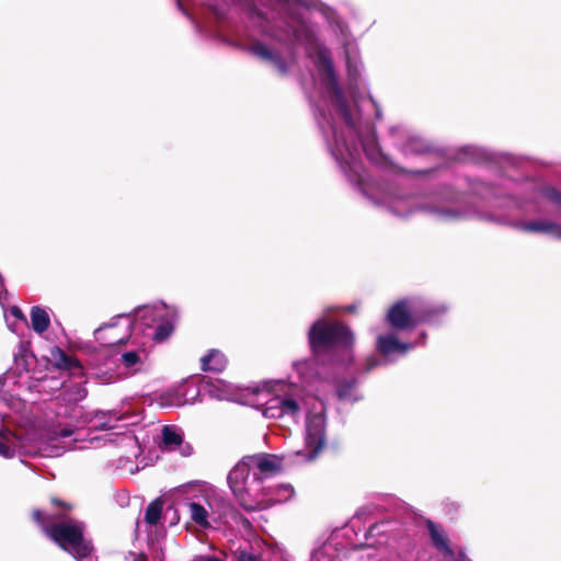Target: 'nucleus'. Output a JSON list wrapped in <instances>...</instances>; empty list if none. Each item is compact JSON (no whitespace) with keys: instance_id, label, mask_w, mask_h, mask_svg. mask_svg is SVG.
Wrapping results in <instances>:
<instances>
[{"instance_id":"nucleus-17","label":"nucleus","mask_w":561,"mask_h":561,"mask_svg":"<svg viewBox=\"0 0 561 561\" xmlns=\"http://www.w3.org/2000/svg\"><path fill=\"white\" fill-rule=\"evenodd\" d=\"M520 229L525 232L533 233H551L557 238L561 239V225L546 221V220H534L526 221L520 225Z\"/></svg>"},{"instance_id":"nucleus-11","label":"nucleus","mask_w":561,"mask_h":561,"mask_svg":"<svg viewBox=\"0 0 561 561\" xmlns=\"http://www.w3.org/2000/svg\"><path fill=\"white\" fill-rule=\"evenodd\" d=\"M117 324L108 323L101 325L94 331V339L103 346H113L117 344H126L130 337L129 328L126 330L124 334H118L116 332Z\"/></svg>"},{"instance_id":"nucleus-1","label":"nucleus","mask_w":561,"mask_h":561,"mask_svg":"<svg viewBox=\"0 0 561 561\" xmlns=\"http://www.w3.org/2000/svg\"><path fill=\"white\" fill-rule=\"evenodd\" d=\"M308 344L314 357L336 348H347L354 343L350 328L341 321L319 319L308 330Z\"/></svg>"},{"instance_id":"nucleus-13","label":"nucleus","mask_w":561,"mask_h":561,"mask_svg":"<svg viewBox=\"0 0 561 561\" xmlns=\"http://www.w3.org/2000/svg\"><path fill=\"white\" fill-rule=\"evenodd\" d=\"M299 411L300 407L295 399L274 398L268 402L264 414L271 417L296 416Z\"/></svg>"},{"instance_id":"nucleus-41","label":"nucleus","mask_w":561,"mask_h":561,"mask_svg":"<svg viewBox=\"0 0 561 561\" xmlns=\"http://www.w3.org/2000/svg\"><path fill=\"white\" fill-rule=\"evenodd\" d=\"M254 479L261 481L262 477H260L259 474L254 473Z\"/></svg>"},{"instance_id":"nucleus-31","label":"nucleus","mask_w":561,"mask_h":561,"mask_svg":"<svg viewBox=\"0 0 561 561\" xmlns=\"http://www.w3.org/2000/svg\"><path fill=\"white\" fill-rule=\"evenodd\" d=\"M444 311H445V309H439V310L423 309V316H422L423 322L431 321L433 319L434 314H438Z\"/></svg>"},{"instance_id":"nucleus-23","label":"nucleus","mask_w":561,"mask_h":561,"mask_svg":"<svg viewBox=\"0 0 561 561\" xmlns=\"http://www.w3.org/2000/svg\"><path fill=\"white\" fill-rule=\"evenodd\" d=\"M174 331V325L170 320H163L154 329L153 341L161 343L168 340Z\"/></svg>"},{"instance_id":"nucleus-21","label":"nucleus","mask_w":561,"mask_h":561,"mask_svg":"<svg viewBox=\"0 0 561 561\" xmlns=\"http://www.w3.org/2000/svg\"><path fill=\"white\" fill-rule=\"evenodd\" d=\"M187 507L191 518L195 524H197L202 528L210 527V523L208 522V512L202 504L196 502H190L187 504Z\"/></svg>"},{"instance_id":"nucleus-25","label":"nucleus","mask_w":561,"mask_h":561,"mask_svg":"<svg viewBox=\"0 0 561 561\" xmlns=\"http://www.w3.org/2000/svg\"><path fill=\"white\" fill-rule=\"evenodd\" d=\"M65 393L69 402L77 403L87 398L88 390L85 389L83 383L80 382L69 387Z\"/></svg>"},{"instance_id":"nucleus-42","label":"nucleus","mask_w":561,"mask_h":561,"mask_svg":"<svg viewBox=\"0 0 561 561\" xmlns=\"http://www.w3.org/2000/svg\"><path fill=\"white\" fill-rule=\"evenodd\" d=\"M178 5L182 9V4H181L180 0H178Z\"/></svg>"},{"instance_id":"nucleus-28","label":"nucleus","mask_w":561,"mask_h":561,"mask_svg":"<svg viewBox=\"0 0 561 561\" xmlns=\"http://www.w3.org/2000/svg\"><path fill=\"white\" fill-rule=\"evenodd\" d=\"M139 362H140V356H139L138 352H136V351L125 352L122 355V363L124 364V366L126 368L134 367Z\"/></svg>"},{"instance_id":"nucleus-40","label":"nucleus","mask_w":561,"mask_h":561,"mask_svg":"<svg viewBox=\"0 0 561 561\" xmlns=\"http://www.w3.org/2000/svg\"><path fill=\"white\" fill-rule=\"evenodd\" d=\"M203 561H224V560H221V559H219L217 557H207Z\"/></svg>"},{"instance_id":"nucleus-32","label":"nucleus","mask_w":561,"mask_h":561,"mask_svg":"<svg viewBox=\"0 0 561 561\" xmlns=\"http://www.w3.org/2000/svg\"><path fill=\"white\" fill-rule=\"evenodd\" d=\"M11 314L16 319L25 320V316L23 314L22 310L19 307H12Z\"/></svg>"},{"instance_id":"nucleus-2","label":"nucleus","mask_w":561,"mask_h":561,"mask_svg":"<svg viewBox=\"0 0 561 561\" xmlns=\"http://www.w3.org/2000/svg\"><path fill=\"white\" fill-rule=\"evenodd\" d=\"M85 526L82 522L55 523L43 533L61 550L81 561L91 556L93 545L84 537Z\"/></svg>"},{"instance_id":"nucleus-3","label":"nucleus","mask_w":561,"mask_h":561,"mask_svg":"<svg viewBox=\"0 0 561 561\" xmlns=\"http://www.w3.org/2000/svg\"><path fill=\"white\" fill-rule=\"evenodd\" d=\"M307 53L308 57L312 60L319 73L321 82L328 88L330 92L340 95L341 89L330 49L327 46L318 43L316 37H312V41L309 43Z\"/></svg>"},{"instance_id":"nucleus-9","label":"nucleus","mask_w":561,"mask_h":561,"mask_svg":"<svg viewBox=\"0 0 561 561\" xmlns=\"http://www.w3.org/2000/svg\"><path fill=\"white\" fill-rule=\"evenodd\" d=\"M423 523L428 530L431 542L435 549L444 557L454 558L455 552L450 547V540L444 527L431 519H423Z\"/></svg>"},{"instance_id":"nucleus-37","label":"nucleus","mask_w":561,"mask_h":561,"mask_svg":"<svg viewBox=\"0 0 561 561\" xmlns=\"http://www.w3.org/2000/svg\"><path fill=\"white\" fill-rule=\"evenodd\" d=\"M11 435V431L8 428L0 430V437L7 439Z\"/></svg>"},{"instance_id":"nucleus-8","label":"nucleus","mask_w":561,"mask_h":561,"mask_svg":"<svg viewBox=\"0 0 561 561\" xmlns=\"http://www.w3.org/2000/svg\"><path fill=\"white\" fill-rule=\"evenodd\" d=\"M363 149L367 158L375 164L387 169L396 174H420V171H410L407 168L396 164L387 154L379 148L375 138H370L362 142Z\"/></svg>"},{"instance_id":"nucleus-4","label":"nucleus","mask_w":561,"mask_h":561,"mask_svg":"<svg viewBox=\"0 0 561 561\" xmlns=\"http://www.w3.org/2000/svg\"><path fill=\"white\" fill-rule=\"evenodd\" d=\"M49 502L53 506V510L44 512L39 508H34L31 513L33 522L37 524L43 531L55 523L71 522L69 515L73 510L72 503L64 501L57 496H51Z\"/></svg>"},{"instance_id":"nucleus-30","label":"nucleus","mask_w":561,"mask_h":561,"mask_svg":"<svg viewBox=\"0 0 561 561\" xmlns=\"http://www.w3.org/2000/svg\"><path fill=\"white\" fill-rule=\"evenodd\" d=\"M545 195L550 201H553V202H557V203H561V193L559 191H557L556 188H552V187L551 188H547L546 192H545Z\"/></svg>"},{"instance_id":"nucleus-33","label":"nucleus","mask_w":561,"mask_h":561,"mask_svg":"<svg viewBox=\"0 0 561 561\" xmlns=\"http://www.w3.org/2000/svg\"><path fill=\"white\" fill-rule=\"evenodd\" d=\"M72 434H73V431L71 428H62L58 432L57 435L59 437L66 438V437H70Z\"/></svg>"},{"instance_id":"nucleus-35","label":"nucleus","mask_w":561,"mask_h":561,"mask_svg":"<svg viewBox=\"0 0 561 561\" xmlns=\"http://www.w3.org/2000/svg\"><path fill=\"white\" fill-rule=\"evenodd\" d=\"M453 561H470V559L467 557V554L463 551H459L458 556Z\"/></svg>"},{"instance_id":"nucleus-12","label":"nucleus","mask_w":561,"mask_h":561,"mask_svg":"<svg viewBox=\"0 0 561 561\" xmlns=\"http://www.w3.org/2000/svg\"><path fill=\"white\" fill-rule=\"evenodd\" d=\"M249 51L257 58L272 64L277 72L285 76L288 71L287 65L277 51L267 48L261 42H254L248 47Z\"/></svg>"},{"instance_id":"nucleus-15","label":"nucleus","mask_w":561,"mask_h":561,"mask_svg":"<svg viewBox=\"0 0 561 561\" xmlns=\"http://www.w3.org/2000/svg\"><path fill=\"white\" fill-rule=\"evenodd\" d=\"M251 470V463L248 457L244 456L229 472L228 484L231 491L240 492L241 489L245 488L247 480Z\"/></svg>"},{"instance_id":"nucleus-10","label":"nucleus","mask_w":561,"mask_h":561,"mask_svg":"<svg viewBox=\"0 0 561 561\" xmlns=\"http://www.w3.org/2000/svg\"><path fill=\"white\" fill-rule=\"evenodd\" d=\"M376 348L383 357L404 355L411 348V344L400 341L393 333H385L377 336Z\"/></svg>"},{"instance_id":"nucleus-24","label":"nucleus","mask_w":561,"mask_h":561,"mask_svg":"<svg viewBox=\"0 0 561 561\" xmlns=\"http://www.w3.org/2000/svg\"><path fill=\"white\" fill-rule=\"evenodd\" d=\"M234 496L237 497L240 506H242L248 512H254L259 510V502L252 497H250L247 488L241 489L240 492L232 491Z\"/></svg>"},{"instance_id":"nucleus-29","label":"nucleus","mask_w":561,"mask_h":561,"mask_svg":"<svg viewBox=\"0 0 561 561\" xmlns=\"http://www.w3.org/2000/svg\"><path fill=\"white\" fill-rule=\"evenodd\" d=\"M0 455L4 458H12L15 455V449L5 442L0 440Z\"/></svg>"},{"instance_id":"nucleus-19","label":"nucleus","mask_w":561,"mask_h":561,"mask_svg":"<svg viewBox=\"0 0 561 561\" xmlns=\"http://www.w3.org/2000/svg\"><path fill=\"white\" fill-rule=\"evenodd\" d=\"M31 325L36 333H44L48 330L50 319L45 309L39 306H33L31 309Z\"/></svg>"},{"instance_id":"nucleus-6","label":"nucleus","mask_w":561,"mask_h":561,"mask_svg":"<svg viewBox=\"0 0 561 561\" xmlns=\"http://www.w3.org/2000/svg\"><path fill=\"white\" fill-rule=\"evenodd\" d=\"M229 5L227 2L222 4H208L199 8L198 12L193 16L192 21L197 25L199 32H208L213 24L224 22L227 19Z\"/></svg>"},{"instance_id":"nucleus-36","label":"nucleus","mask_w":561,"mask_h":561,"mask_svg":"<svg viewBox=\"0 0 561 561\" xmlns=\"http://www.w3.org/2000/svg\"><path fill=\"white\" fill-rule=\"evenodd\" d=\"M344 119L348 126H353V119L347 108L344 110Z\"/></svg>"},{"instance_id":"nucleus-14","label":"nucleus","mask_w":561,"mask_h":561,"mask_svg":"<svg viewBox=\"0 0 561 561\" xmlns=\"http://www.w3.org/2000/svg\"><path fill=\"white\" fill-rule=\"evenodd\" d=\"M247 457L251 467H255L265 477L274 476L282 469L280 461L274 455L256 454Z\"/></svg>"},{"instance_id":"nucleus-39","label":"nucleus","mask_w":561,"mask_h":561,"mask_svg":"<svg viewBox=\"0 0 561 561\" xmlns=\"http://www.w3.org/2000/svg\"><path fill=\"white\" fill-rule=\"evenodd\" d=\"M226 38H227V39H230V41H229V44H231V45H236V46H238V45H239V44H238V42H237L238 37H226Z\"/></svg>"},{"instance_id":"nucleus-7","label":"nucleus","mask_w":561,"mask_h":561,"mask_svg":"<svg viewBox=\"0 0 561 561\" xmlns=\"http://www.w3.org/2000/svg\"><path fill=\"white\" fill-rule=\"evenodd\" d=\"M386 324L394 331H407L414 328V319L412 310L405 300L393 304L386 317Z\"/></svg>"},{"instance_id":"nucleus-38","label":"nucleus","mask_w":561,"mask_h":561,"mask_svg":"<svg viewBox=\"0 0 561 561\" xmlns=\"http://www.w3.org/2000/svg\"><path fill=\"white\" fill-rule=\"evenodd\" d=\"M356 309H357V308H356V306H355V305H347V306H345V307H344V310H345L346 312H355V311H356Z\"/></svg>"},{"instance_id":"nucleus-27","label":"nucleus","mask_w":561,"mask_h":561,"mask_svg":"<svg viewBox=\"0 0 561 561\" xmlns=\"http://www.w3.org/2000/svg\"><path fill=\"white\" fill-rule=\"evenodd\" d=\"M232 561H264L261 554L244 549H237L232 552Z\"/></svg>"},{"instance_id":"nucleus-16","label":"nucleus","mask_w":561,"mask_h":561,"mask_svg":"<svg viewBox=\"0 0 561 561\" xmlns=\"http://www.w3.org/2000/svg\"><path fill=\"white\" fill-rule=\"evenodd\" d=\"M51 356L55 359V365L59 369L73 370V375L82 376L83 368L80 362L73 357L68 355L59 347H55L51 350Z\"/></svg>"},{"instance_id":"nucleus-34","label":"nucleus","mask_w":561,"mask_h":561,"mask_svg":"<svg viewBox=\"0 0 561 561\" xmlns=\"http://www.w3.org/2000/svg\"><path fill=\"white\" fill-rule=\"evenodd\" d=\"M378 360L375 358L367 359L366 370L369 371L378 365Z\"/></svg>"},{"instance_id":"nucleus-22","label":"nucleus","mask_w":561,"mask_h":561,"mask_svg":"<svg viewBox=\"0 0 561 561\" xmlns=\"http://www.w3.org/2000/svg\"><path fill=\"white\" fill-rule=\"evenodd\" d=\"M163 510V501L161 497H157L146 508L145 512V522L151 526H154L159 523L162 516Z\"/></svg>"},{"instance_id":"nucleus-20","label":"nucleus","mask_w":561,"mask_h":561,"mask_svg":"<svg viewBox=\"0 0 561 561\" xmlns=\"http://www.w3.org/2000/svg\"><path fill=\"white\" fill-rule=\"evenodd\" d=\"M183 443L182 433L174 426L164 425L162 427V447L172 450Z\"/></svg>"},{"instance_id":"nucleus-26","label":"nucleus","mask_w":561,"mask_h":561,"mask_svg":"<svg viewBox=\"0 0 561 561\" xmlns=\"http://www.w3.org/2000/svg\"><path fill=\"white\" fill-rule=\"evenodd\" d=\"M32 355L31 351L23 343L20 344L19 352L14 354V360L19 368L22 370H28L27 358Z\"/></svg>"},{"instance_id":"nucleus-18","label":"nucleus","mask_w":561,"mask_h":561,"mask_svg":"<svg viewBox=\"0 0 561 561\" xmlns=\"http://www.w3.org/2000/svg\"><path fill=\"white\" fill-rule=\"evenodd\" d=\"M227 366V358L219 350H210L207 355L201 358L203 371L221 373Z\"/></svg>"},{"instance_id":"nucleus-5","label":"nucleus","mask_w":561,"mask_h":561,"mask_svg":"<svg viewBox=\"0 0 561 561\" xmlns=\"http://www.w3.org/2000/svg\"><path fill=\"white\" fill-rule=\"evenodd\" d=\"M327 420L321 413H316L308 417L306 423V447L308 453L306 459L314 460L325 444Z\"/></svg>"}]
</instances>
